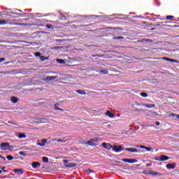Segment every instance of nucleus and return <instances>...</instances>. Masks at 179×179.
<instances>
[{
	"instance_id": "9",
	"label": "nucleus",
	"mask_w": 179,
	"mask_h": 179,
	"mask_svg": "<svg viewBox=\"0 0 179 179\" xmlns=\"http://www.w3.org/2000/svg\"><path fill=\"white\" fill-rule=\"evenodd\" d=\"M33 169H37V167H41V164L38 162H34L31 164Z\"/></svg>"
},
{
	"instance_id": "16",
	"label": "nucleus",
	"mask_w": 179,
	"mask_h": 179,
	"mask_svg": "<svg viewBox=\"0 0 179 179\" xmlns=\"http://www.w3.org/2000/svg\"><path fill=\"white\" fill-rule=\"evenodd\" d=\"M10 100H11L12 103H13L14 104H16V103H17V101H19V99L16 96H11Z\"/></svg>"
},
{
	"instance_id": "37",
	"label": "nucleus",
	"mask_w": 179,
	"mask_h": 179,
	"mask_svg": "<svg viewBox=\"0 0 179 179\" xmlns=\"http://www.w3.org/2000/svg\"><path fill=\"white\" fill-rule=\"evenodd\" d=\"M3 61H6V58H3V57H2V58L0 59V63H1V62H3Z\"/></svg>"
},
{
	"instance_id": "52",
	"label": "nucleus",
	"mask_w": 179,
	"mask_h": 179,
	"mask_svg": "<svg viewBox=\"0 0 179 179\" xmlns=\"http://www.w3.org/2000/svg\"><path fill=\"white\" fill-rule=\"evenodd\" d=\"M8 124H12V122L8 121Z\"/></svg>"
},
{
	"instance_id": "28",
	"label": "nucleus",
	"mask_w": 179,
	"mask_h": 179,
	"mask_svg": "<svg viewBox=\"0 0 179 179\" xmlns=\"http://www.w3.org/2000/svg\"><path fill=\"white\" fill-rule=\"evenodd\" d=\"M41 122H43V123H45V122H48V120L45 119V118H41L40 120Z\"/></svg>"
},
{
	"instance_id": "6",
	"label": "nucleus",
	"mask_w": 179,
	"mask_h": 179,
	"mask_svg": "<svg viewBox=\"0 0 179 179\" xmlns=\"http://www.w3.org/2000/svg\"><path fill=\"white\" fill-rule=\"evenodd\" d=\"M122 162H124L125 163H136V162H138V160H136V159H121Z\"/></svg>"
},
{
	"instance_id": "7",
	"label": "nucleus",
	"mask_w": 179,
	"mask_h": 179,
	"mask_svg": "<svg viewBox=\"0 0 179 179\" xmlns=\"http://www.w3.org/2000/svg\"><path fill=\"white\" fill-rule=\"evenodd\" d=\"M102 146L103 148H104V149H107L108 150H111L113 148V145H111V144H108L107 143H103Z\"/></svg>"
},
{
	"instance_id": "8",
	"label": "nucleus",
	"mask_w": 179,
	"mask_h": 179,
	"mask_svg": "<svg viewBox=\"0 0 179 179\" xmlns=\"http://www.w3.org/2000/svg\"><path fill=\"white\" fill-rule=\"evenodd\" d=\"M147 174L148 176H162V173H158V172H154V171H152L150 170L148 171Z\"/></svg>"
},
{
	"instance_id": "29",
	"label": "nucleus",
	"mask_w": 179,
	"mask_h": 179,
	"mask_svg": "<svg viewBox=\"0 0 179 179\" xmlns=\"http://www.w3.org/2000/svg\"><path fill=\"white\" fill-rule=\"evenodd\" d=\"M6 159H8L9 161L13 160V157L12 155H8L6 157Z\"/></svg>"
},
{
	"instance_id": "3",
	"label": "nucleus",
	"mask_w": 179,
	"mask_h": 179,
	"mask_svg": "<svg viewBox=\"0 0 179 179\" xmlns=\"http://www.w3.org/2000/svg\"><path fill=\"white\" fill-rule=\"evenodd\" d=\"M124 150H126V152H130L131 153H139V152H141V150H138V149L134 148H127L124 149Z\"/></svg>"
},
{
	"instance_id": "50",
	"label": "nucleus",
	"mask_w": 179,
	"mask_h": 179,
	"mask_svg": "<svg viewBox=\"0 0 179 179\" xmlns=\"http://www.w3.org/2000/svg\"><path fill=\"white\" fill-rule=\"evenodd\" d=\"M176 118H178L179 120V115H176Z\"/></svg>"
},
{
	"instance_id": "5",
	"label": "nucleus",
	"mask_w": 179,
	"mask_h": 179,
	"mask_svg": "<svg viewBox=\"0 0 179 179\" xmlns=\"http://www.w3.org/2000/svg\"><path fill=\"white\" fill-rule=\"evenodd\" d=\"M64 163L66 167H69V168L76 167V164L68 163V160L66 159L64 161Z\"/></svg>"
},
{
	"instance_id": "35",
	"label": "nucleus",
	"mask_w": 179,
	"mask_h": 179,
	"mask_svg": "<svg viewBox=\"0 0 179 179\" xmlns=\"http://www.w3.org/2000/svg\"><path fill=\"white\" fill-rule=\"evenodd\" d=\"M162 59H164V61H168L169 62H170V58H169V57H164L162 58Z\"/></svg>"
},
{
	"instance_id": "1",
	"label": "nucleus",
	"mask_w": 179,
	"mask_h": 179,
	"mask_svg": "<svg viewBox=\"0 0 179 179\" xmlns=\"http://www.w3.org/2000/svg\"><path fill=\"white\" fill-rule=\"evenodd\" d=\"M0 149L1 150H10V149H13V146L9 145V143L6 142V143H2L0 145Z\"/></svg>"
},
{
	"instance_id": "12",
	"label": "nucleus",
	"mask_w": 179,
	"mask_h": 179,
	"mask_svg": "<svg viewBox=\"0 0 179 179\" xmlns=\"http://www.w3.org/2000/svg\"><path fill=\"white\" fill-rule=\"evenodd\" d=\"M57 78H58V76H47V77L45 78V80H46L47 82H50V81H51V80H54L57 79Z\"/></svg>"
},
{
	"instance_id": "43",
	"label": "nucleus",
	"mask_w": 179,
	"mask_h": 179,
	"mask_svg": "<svg viewBox=\"0 0 179 179\" xmlns=\"http://www.w3.org/2000/svg\"><path fill=\"white\" fill-rule=\"evenodd\" d=\"M11 124H12V125H15V127H17V123L12 122Z\"/></svg>"
},
{
	"instance_id": "33",
	"label": "nucleus",
	"mask_w": 179,
	"mask_h": 179,
	"mask_svg": "<svg viewBox=\"0 0 179 179\" xmlns=\"http://www.w3.org/2000/svg\"><path fill=\"white\" fill-rule=\"evenodd\" d=\"M0 169L2 170V171H3V173H8V171L5 170V169H6L5 166L0 167Z\"/></svg>"
},
{
	"instance_id": "36",
	"label": "nucleus",
	"mask_w": 179,
	"mask_h": 179,
	"mask_svg": "<svg viewBox=\"0 0 179 179\" xmlns=\"http://www.w3.org/2000/svg\"><path fill=\"white\" fill-rule=\"evenodd\" d=\"M145 150H147L148 152H150L152 150V148L145 147Z\"/></svg>"
},
{
	"instance_id": "48",
	"label": "nucleus",
	"mask_w": 179,
	"mask_h": 179,
	"mask_svg": "<svg viewBox=\"0 0 179 179\" xmlns=\"http://www.w3.org/2000/svg\"><path fill=\"white\" fill-rule=\"evenodd\" d=\"M171 115H172V117H176V114H174V113H172Z\"/></svg>"
},
{
	"instance_id": "32",
	"label": "nucleus",
	"mask_w": 179,
	"mask_h": 179,
	"mask_svg": "<svg viewBox=\"0 0 179 179\" xmlns=\"http://www.w3.org/2000/svg\"><path fill=\"white\" fill-rule=\"evenodd\" d=\"M46 27H47V29H52V24H46Z\"/></svg>"
},
{
	"instance_id": "31",
	"label": "nucleus",
	"mask_w": 179,
	"mask_h": 179,
	"mask_svg": "<svg viewBox=\"0 0 179 179\" xmlns=\"http://www.w3.org/2000/svg\"><path fill=\"white\" fill-rule=\"evenodd\" d=\"M141 96H142V97H148V93H146V92H141Z\"/></svg>"
},
{
	"instance_id": "21",
	"label": "nucleus",
	"mask_w": 179,
	"mask_h": 179,
	"mask_svg": "<svg viewBox=\"0 0 179 179\" xmlns=\"http://www.w3.org/2000/svg\"><path fill=\"white\" fill-rule=\"evenodd\" d=\"M173 19H174V16H173V15H167L166 17V20H173Z\"/></svg>"
},
{
	"instance_id": "51",
	"label": "nucleus",
	"mask_w": 179,
	"mask_h": 179,
	"mask_svg": "<svg viewBox=\"0 0 179 179\" xmlns=\"http://www.w3.org/2000/svg\"><path fill=\"white\" fill-rule=\"evenodd\" d=\"M139 17H140L141 19H143V17H142V15H140Z\"/></svg>"
},
{
	"instance_id": "17",
	"label": "nucleus",
	"mask_w": 179,
	"mask_h": 179,
	"mask_svg": "<svg viewBox=\"0 0 179 179\" xmlns=\"http://www.w3.org/2000/svg\"><path fill=\"white\" fill-rule=\"evenodd\" d=\"M106 115H108V117H109L110 118H114V116H115L114 113H113L110 110L106 111Z\"/></svg>"
},
{
	"instance_id": "15",
	"label": "nucleus",
	"mask_w": 179,
	"mask_h": 179,
	"mask_svg": "<svg viewBox=\"0 0 179 179\" xmlns=\"http://www.w3.org/2000/svg\"><path fill=\"white\" fill-rule=\"evenodd\" d=\"M45 143H47V138H43L42 141H41V143H38V146H45Z\"/></svg>"
},
{
	"instance_id": "14",
	"label": "nucleus",
	"mask_w": 179,
	"mask_h": 179,
	"mask_svg": "<svg viewBox=\"0 0 179 179\" xmlns=\"http://www.w3.org/2000/svg\"><path fill=\"white\" fill-rule=\"evenodd\" d=\"M142 106H143L144 107H146V108H155V107H156V105L155 104H142Z\"/></svg>"
},
{
	"instance_id": "26",
	"label": "nucleus",
	"mask_w": 179,
	"mask_h": 179,
	"mask_svg": "<svg viewBox=\"0 0 179 179\" xmlns=\"http://www.w3.org/2000/svg\"><path fill=\"white\" fill-rule=\"evenodd\" d=\"M57 62H59V64H65V60L62 59H58Z\"/></svg>"
},
{
	"instance_id": "34",
	"label": "nucleus",
	"mask_w": 179,
	"mask_h": 179,
	"mask_svg": "<svg viewBox=\"0 0 179 179\" xmlns=\"http://www.w3.org/2000/svg\"><path fill=\"white\" fill-rule=\"evenodd\" d=\"M35 55L36 57H41V53L40 52H35Z\"/></svg>"
},
{
	"instance_id": "58",
	"label": "nucleus",
	"mask_w": 179,
	"mask_h": 179,
	"mask_svg": "<svg viewBox=\"0 0 179 179\" xmlns=\"http://www.w3.org/2000/svg\"><path fill=\"white\" fill-rule=\"evenodd\" d=\"M93 57H97V55H93Z\"/></svg>"
},
{
	"instance_id": "27",
	"label": "nucleus",
	"mask_w": 179,
	"mask_h": 179,
	"mask_svg": "<svg viewBox=\"0 0 179 179\" xmlns=\"http://www.w3.org/2000/svg\"><path fill=\"white\" fill-rule=\"evenodd\" d=\"M57 142H59V143H65V142H66V141L62 140V139H61V138H58V139L57 140Z\"/></svg>"
},
{
	"instance_id": "55",
	"label": "nucleus",
	"mask_w": 179,
	"mask_h": 179,
	"mask_svg": "<svg viewBox=\"0 0 179 179\" xmlns=\"http://www.w3.org/2000/svg\"><path fill=\"white\" fill-rule=\"evenodd\" d=\"M0 174H2V171L1 170H0Z\"/></svg>"
},
{
	"instance_id": "56",
	"label": "nucleus",
	"mask_w": 179,
	"mask_h": 179,
	"mask_svg": "<svg viewBox=\"0 0 179 179\" xmlns=\"http://www.w3.org/2000/svg\"><path fill=\"white\" fill-rule=\"evenodd\" d=\"M18 12H22V10H18Z\"/></svg>"
},
{
	"instance_id": "40",
	"label": "nucleus",
	"mask_w": 179,
	"mask_h": 179,
	"mask_svg": "<svg viewBox=\"0 0 179 179\" xmlns=\"http://www.w3.org/2000/svg\"><path fill=\"white\" fill-rule=\"evenodd\" d=\"M41 61H44L45 59V57L41 56Z\"/></svg>"
},
{
	"instance_id": "25",
	"label": "nucleus",
	"mask_w": 179,
	"mask_h": 179,
	"mask_svg": "<svg viewBox=\"0 0 179 179\" xmlns=\"http://www.w3.org/2000/svg\"><path fill=\"white\" fill-rule=\"evenodd\" d=\"M7 22L5 20H0V25L6 24Z\"/></svg>"
},
{
	"instance_id": "13",
	"label": "nucleus",
	"mask_w": 179,
	"mask_h": 179,
	"mask_svg": "<svg viewBox=\"0 0 179 179\" xmlns=\"http://www.w3.org/2000/svg\"><path fill=\"white\" fill-rule=\"evenodd\" d=\"M167 160H170V157H169L166 155L160 156V162H167Z\"/></svg>"
},
{
	"instance_id": "20",
	"label": "nucleus",
	"mask_w": 179,
	"mask_h": 179,
	"mask_svg": "<svg viewBox=\"0 0 179 179\" xmlns=\"http://www.w3.org/2000/svg\"><path fill=\"white\" fill-rule=\"evenodd\" d=\"M42 161L43 162V163H48V162H49L48 157H43Z\"/></svg>"
},
{
	"instance_id": "47",
	"label": "nucleus",
	"mask_w": 179,
	"mask_h": 179,
	"mask_svg": "<svg viewBox=\"0 0 179 179\" xmlns=\"http://www.w3.org/2000/svg\"><path fill=\"white\" fill-rule=\"evenodd\" d=\"M0 157H1V159H3V160H6V158L3 157H2V155H0Z\"/></svg>"
},
{
	"instance_id": "4",
	"label": "nucleus",
	"mask_w": 179,
	"mask_h": 179,
	"mask_svg": "<svg viewBox=\"0 0 179 179\" xmlns=\"http://www.w3.org/2000/svg\"><path fill=\"white\" fill-rule=\"evenodd\" d=\"M112 150H113V152H115L116 153H118L120 150H122V145H113L112 146Z\"/></svg>"
},
{
	"instance_id": "38",
	"label": "nucleus",
	"mask_w": 179,
	"mask_h": 179,
	"mask_svg": "<svg viewBox=\"0 0 179 179\" xmlns=\"http://www.w3.org/2000/svg\"><path fill=\"white\" fill-rule=\"evenodd\" d=\"M155 160H157V162H160V157H155V159H154Z\"/></svg>"
},
{
	"instance_id": "54",
	"label": "nucleus",
	"mask_w": 179,
	"mask_h": 179,
	"mask_svg": "<svg viewBox=\"0 0 179 179\" xmlns=\"http://www.w3.org/2000/svg\"><path fill=\"white\" fill-rule=\"evenodd\" d=\"M27 90H23V92H27Z\"/></svg>"
},
{
	"instance_id": "10",
	"label": "nucleus",
	"mask_w": 179,
	"mask_h": 179,
	"mask_svg": "<svg viewBox=\"0 0 179 179\" xmlns=\"http://www.w3.org/2000/svg\"><path fill=\"white\" fill-rule=\"evenodd\" d=\"M166 169H168V170H170V169L174 170V169H176V164L169 163L166 165Z\"/></svg>"
},
{
	"instance_id": "41",
	"label": "nucleus",
	"mask_w": 179,
	"mask_h": 179,
	"mask_svg": "<svg viewBox=\"0 0 179 179\" xmlns=\"http://www.w3.org/2000/svg\"><path fill=\"white\" fill-rule=\"evenodd\" d=\"M54 107H55V110H58V108H58V106L57 104H55Z\"/></svg>"
},
{
	"instance_id": "23",
	"label": "nucleus",
	"mask_w": 179,
	"mask_h": 179,
	"mask_svg": "<svg viewBox=\"0 0 179 179\" xmlns=\"http://www.w3.org/2000/svg\"><path fill=\"white\" fill-rule=\"evenodd\" d=\"M113 40H124V36H116L113 38Z\"/></svg>"
},
{
	"instance_id": "45",
	"label": "nucleus",
	"mask_w": 179,
	"mask_h": 179,
	"mask_svg": "<svg viewBox=\"0 0 179 179\" xmlns=\"http://www.w3.org/2000/svg\"><path fill=\"white\" fill-rule=\"evenodd\" d=\"M88 171H89V173H94V171L91 170V169H89Z\"/></svg>"
},
{
	"instance_id": "46",
	"label": "nucleus",
	"mask_w": 179,
	"mask_h": 179,
	"mask_svg": "<svg viewBox=\"0 0 179 179\" xmlns=\"http://www.w3.org/2000/svg\"><path fill=\"white\" fill-rule=\"evenodd\" d=\"M59 111H64V109H62L61 108H57Z\"/></svg>"
},
{
	"instance_id": "42",
	"label": "nucleus",
	"mask_w": 179,
	"mask_h": 179,
	"mask_svg": "<svg viewBox=\"0 0 179 179\" xmlns=\"http://www.w3.org/2000/svg\"><path fill=\"white\" fill-rule=\"evenodd\" d=\"M155 124L157 127H159V125H160V122H155Z\"/></svg>"
},
{
	"instance_id": "53",
	"label": "nucleus",
	"mask_w": 179,
	"mask_h": 179,
	"mask_svg": "<svg viewBox=\"0 0 179 179\" xmlns=\"http://www.w3.org/2000/svg\"><path fill=\"white\" fill-rule=\"evenodd\" d=\"M149 166H150V164H147V167H149Z\"/></svg>"
},
{
	"instance_id": "30",
	"label": "nucleus",
	"mask_w": 179,
	"mask_h": 179,
	"mask_svg": "<svg viewBox=\"0 0 179 179\" xmlns=\"http://www.w3.org/2000/svg\"><path fill=\"white\" fill-rule=\"evenodd\" d=\"M169 62H175L176 64H178V60H176L173 59H169Z\"/></svg>"
},
{
	"instance_id": "18",
	"label": "nucleus",
	"mask_w": 179,
	"mask_h": 179,
	"mask_svg": "<svg viewBox=\"0 0 179 179\" xmlns=\"http://www.w3.org/2000/svg\"><path fill=\"white\" fill-rule=\"evenodd\" d=\"M76 93H78V94H82V95L86 94V92H85V90H77Z\"/></svg>"
},
{
	"instance_id": "22",
	"label": "nucleus",
	"mask_w": 179,
	"mask_h": 179,
	"mask_svg": "<svg viewBox=\"0 0 179 179\" xmlns=\"http://www.w3.org/2000/svg\"><path fill=\"white\" fill-rule=\"evenodd\" d=\"M99 73H101V75H107L108 73V71L107 70H102L99 71Z\"/></svg>"
},
{
	"instance_id": "24",
	"label": "nucleus",
	"mask_w": 179,
	"mask_h": 179,
	"mask_svg": "<svg viewBox=\"0 0 179 179\" xmlns=\"http://www.w3.org/2000/svg\"><path fill=\"white\" fill-rule=\"evenodd\" d=\"M19 155H20V156H27V154L23 151H20Z\"/></svg>"
},
{
	"instance_id": "57",
	"label": "nucleus",
	"mask_w": 179,
	"mask_h": 179,
	"mask_svg": "<svg viewBox=\"0 0 179 179\" xmlns=\"http://www.w3.org/2000/svg\"><path fill=\"white\" fill-rule=\"evenodd\" d=\"M116 163H120V162H118V161H116Z\"/></svg>"
},
{
	"instance_id": "49",
	"label": "nucleus",
	"mask_w": 179,
	"mask_h": 179,
	"mask_svg": "<svg viewBox=\"0 0 179 179\" xmlns=\"http://www.w3.org/2000/svg\"><path fill=\"white\" fill-rule=\"evenodd\" d=\"M58 48H59V47H55V50H58Z\"/></svg>"
},
{
	"instance_id": "39",
	"label": "nucleus",
	"mask_w": 179,
	"mask_h": 179,
	"mask_svg": "<svg viewBox=\"0 0 179 179\" xmlns=\"http://www.w3.org/2000/svg\"><path fill=\"white\" fill-rule=\"evenodd\" d=\"M140 149H146V146H145V145H140Z\"/></svg>"
},
{
	"instance_id": "2",
	"label": "nucleus",
	"mask_w": 179,
	"mask_h": 179,
	"mask_svg": "<svg viewBox=\"0 0 179 179\" xmlns=\"http://www.w3.org/2000/svg\"><path fill=\"white\" fill-rule=\"evenodd\" d=\"M99 142V138H91L88 141L85 142V145H88L89 146H96Z\"/></svg>"
},
{
	"instance_id": "44",
	"label": "nucleus",
	"mask_w": 179,
	"mask_h": 179,
	"mask_svg": "<svg viewBox=\"0 0 179 179\" xmlns=\"http://www.w3.org/2000/svg\"><path fill=\"white\" fill-rule=\"evenodd\" d=\"M11 124H12V125H15V127H17V123L12 122Z\"/></svg>"
},
{
	"instance_id": "11",
	"label": "nucleus",
	"mask_w": 179,
	"mask_h": 179,
	"mask_svg": "<svg viewBox=\"0 0 179 179\" xmlns=\"http://www.w3.org/2000/svg\"><path fill=\"white\" fill-rule=\"evenodd\" d=\"M13 172L15 174H18L19 176H22L23 174V169H15L13 170Z\"/></svg>"
},
{
	"instance_id": "19",
	"label": "nucleus",
	"mask_w": 179,
	"mask_h": 179,
	"mask_svg": "<svg viewBox=\"0 0 179 179\" xmlns=\"http://www.w3.org/2000/svg\"><path fill=\"white\" fill-rule=\"evenodd\" d=\"M27 136H26V134H22V133H20L19 135H18V138L20 139H23L24 138H26Z\"/></svg>"
}]
</instances>
